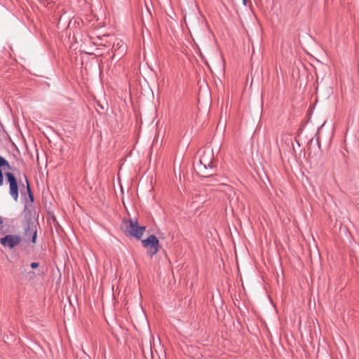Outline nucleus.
Instances as JSON below:
<instances>
[{
    "label": "nucleus",
    "mask_w": 359,
    "mask_h": 359,
    "mask_svg": "<svg viewBox=\"0 0 359 359\" xmlns=\"http://www.w3.org/2000/svg\"><path fill=\"white\" fill-rule=\"evenodd\" d=\"M216 166L214 154L212 150L203 152L198 163L196 165V169L199 175L203 177H209L213 173L211 172Z\"/></svg>",
    "instance_id": "1"
},
{
    "label": "nucleus",
    "mask_w": 359,
    "mask_h": 359,
    "mask_svg": "<svg viewBox=\"0 0 359 359\" xmlns=\"http://www.w3.org/2000/svg\"><path fill=\"white\" fill-rule=\"evenodd\" d=\"M243 3L245 5L246 4V0H243Z\"/></svg>",
    "instance_id": "10"
},
{
    "label": "nucleus",
    "mask_w": 359,
    "mask_h": 359,
    "mask_svg": "<svg viewBox=\"0 0 359 359\" xmlns=\"http://www.w3.org/2000/svg\"><path fill=\"white\" fill-rule=\"evenodd\" d=\"M5 168L10 169V165L8 162L1 156H0V187L4 185V175H3V170Z\"/></svg>",
    "instance_id": "7"
},
{
    "label": "nucleus",
    "mask_w": 359,
    "mask_h": 359,
    "mask_svg": "<svg viewBox=\"0 0 359 359\" xmlns=\"http://www.w3.org/2000/svg\"><path fill=\"white\" fill-rule=\"evenodd\" d=\"M22 238L19 235H7L4 238H0V243L4 247H7L11 249L17 246L21 242Z\"/></svg>",
    "instance_id": "6"
},
{
    "label": "nucleus",
    "mask_w": 359,
    "mask_h": 359,
    "mask_svg": "<svg viewBox=\"0 0 359 359\" xmlns=\"http://www.w3.org/2000/svg\"><path fill=\"white\" fill-rule=\"evenodd\" d=\"M6 177L9 184V194L15 201L18 200V186L16 178L11 172H6Z\"/></svg>",
    "instance_id": "5"
},
{
    "label": "nucleus",
    "mask_w": 359,
    "mask_h": 359,
    "mask_svg": "<svg viewBox=\"0 0 359 359\" xmlns=\"http://www.w3.org/2000/svg\"><path fill=\"white\" fill-rule=\"evenodd\" d=\"M26 182H27V191H28V194H29V196L30 198L31 201H34V196H33V195L32 194V191H31V189H30V187H29V185L28 180H27Z\"/></svg>",
    "instance_id": "8"
},
{
    "label": "nucleus",
    "mask_w": 359,
    "mask_h": 359,
    "mask_svg": "<svg viewBox=\"0 0 359 359\" xmlns=\"http://www.w3.org/2000/svg\"><path fill=\"white\" fill-rule=\"evenodd\" d=\"M39 266V264L38 262H33L31 264L30 266L32 267V269H36L38 268Z\"/></svg>",
    "instance_id": "9"
},
{
    "label": "nucleus",
    "mask_w": 359,
    "mask_h": 359,
    "mask_svg": "<svg viewBox=\"0 0 359 359\" xmlns=\"http://www.w3.org/2000/svg\"><path fill=\"white\" fill-rule=\"evenodd\" d=\"M121 227L126 234L137 239H140L145 231V226H140L136 219L123 220Z\"/></svg>",
    "instance_id": "2"
},
{
    "label": "nucleus",
    "mask_w": 359,
    "mask_h": 359,
    "mask_svg": "<svg viewBox=\"0 0 359 359\" xmlns=\"http://www.w3.org/2000/svg\"><path fill=\"white\" fill-rule=\"evenodd\" d=\"M23 215L25 218L27 219L24 224V239L25 241H30L32 243H35L37 234V222L34 218L31 217L29 211L25 210Z\"/></svg>",
    "instance_id": "3"
},
{
    "label": "nucleus",
    "mask_w": 359,
    "mask_h": 359,
    "mask_svg": "<svg viewBox=\"0 0 359 359\" xmlns=\"http://www.w3.org/2000/svg\"><path fill=\"white\" fill-rule=\"evenodd\" d=\"M142 244L147 249V255L151 257L159 250V241L154 235H151L147 238L142 240Z\"/></svg>",
    "instance_id": "4"
}]
</instances>
